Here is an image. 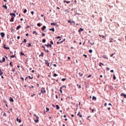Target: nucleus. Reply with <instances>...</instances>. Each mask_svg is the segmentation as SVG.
I'll use <instances>...</instances> for the list:
<instances>
[{
  "label": "nucleus",
  "mask_w": 126,
  "mask_h": 126,
  "mask_svg": "<svg viewBox=\"0 0 126 126\" xmlns=\"http://www.w3.org/2000/svg\"><path fill=\"white\" fill-rule=\"evenodd\" d=\"M84 30L82 28H80L79 31L78 32H79L80 33V32H82V31H83Z\"/></svg>",
  "instance_id": "10"
},
{
  "label": "nucleus",
  "mask_w": 126,
  "mask_h": 126,
  "mask_svg": "<svg viewBox=\"0 0 126 126\" xmlns=\"http://www.w3.org/2000/svg\"><path fill=\"white\" fill-rule=\"evenodd\" d=\"M35 94H32V95H31V96H32V97H34V96H35Z\"/></svg>",
  "instance_id": "42"
},
{
  "label": "nucleus",
  "mask_w": 126,
  "mask_h": 126,
  "mask_svg": "<svg viewBox=\"0 0 126 126\" xmlns=\"http://www.w3.org/2000/svg\"><path fill=\"white\" fill-rule=\"evenodd\" d=\"M42 47L44 48V51H46L45 47L44 46V45H42Z\"/></svg>",
  "instance_id": "46"
},
{
  "label": "nucleus",
  "mask_w": 126,
  "mask_h": 126,
  "mask_svg": "<svg viewBox=\"0 0 126 126\" xmlns=\"http://www.w3.org/2000/svg\"><path fill=\"white\" fill-rule=\"evenodd\" d=\"M28 45H29V46L28 47H32V45H31V43H29L28 44Z\"/></svg>",
  "instance_id": "50"
},
{
  "label": "nucleus",
  "mask_w": 126,
  "mask_h": 126,
  "mask_svg": "<svg viewBox=\"0 0 126 126\" xmlns=\"http://www.w3.org/2000/svg\"><path fill=\"white\" fill-rule=\"evenodd\" d=\"M99 65V66H102V65H104V64L103 63H100Z\"/></svg>",
  "instance_id": "26"
},
{
  "label": "nucleus",
  "mask_w": 126,
  "mask_h": 126,
  "mask_svg": "<svg viewBox=\"0 0 126 126\" xmlns=\"http://www.w3.org/2000/svg\"><path fill=\"white\" fill-rule=\"evenodd\" d=\"M32 33L33 34H35V35H38V33H37V32H36V31H33L32 32Z\"/></svg>",
  "instance_id": "18"
},
{
  "label": "nucleus",
  "mask_w": 126,
  "mask_h": 126,
  "mask_svg": "<svg viewBox=\"0 0 126 126\" xmlns=\"http://www.w3.org/2000/svg\"><path fill=\"white\" fill-rule=\"evenodd\" d=\"M50 31H53V32H55V29L54 28L50 29Z\"/></svg>",
  "instance_id": "22"
},
{
  "label": "nucleus",
  "mask_w": 126,
  "mask_h": 126,
  "mask_svg": "<svg viewBox=\"0 0 126 126\" xmlns=\"http://www.w3.org/2000/svg\"><path fill=\"white\" fill-rule=\"evenodd\" d=\"M28 77H29V78H30V79H33V77H31V76H29Z\"/></svg>",
  "instance_id": "39"
},
{
  "label": "nucleus",
  "mask_w": 126,
  "mask_h": 126,
  "mask_svg": "<svg viewBox=\"0 0 126 126\" xmlns=\"http://www.w3.org/2000/svg\"><path fill=\"white\" fill-rule=\"evenodd\" d=\"M40 91V93L39 94V95L40 96H41V94H45L46 93V89H45V88H41Z\"/></svg>",
  "instance_id": "2"
},
{
  "label": "nucleus",
  "mask_w": 126,
  "mask_h": 126,
  "mask_svg": "<svg viewBox=\"0 0 126 126\" xmlns=\"http://www.w3.org/2000/svg\"><path fill=\"white\" fill-rule=\"evenodd\" d=\"M89 53H92V52H93V51L92 49H91L89 51Z\"/></svg>",
  "instance_id": "44"
},
{
  "label": "nucleus",
  "mask_w": 126,
  "mask_h": 126,
  "mask_svg": "<svg viewBox=\"0 0 126 126\" xmlns=\"http://www.w3.org/2000/svg\"><path fill=\"white\" fill-rule=\"evenodd\" d=\"M106 106H107V103H105L104 104V106L106 107Z\"/></svg>",
  "instance_id": "63"
},
{
  "label": "nucleus",
  "mask_w": 126,
  "mask_h": 126,
  "mask_svg": "<svg viewBox=\"0 0 126 126\" xmlns=\"http://www.w3.org/2000/svg\"><path fill=\"white\" fill-rule=\"evenodd\" d=\"M41 57H44V53L41 52V55H39V57H41Z\"/></svg>",
  "instance_id": "23"
},
{
  "label": "nucleus",
  "mask_w": 126,
  "mask_h": 126,
  "mask_svg": "<svg viewBox=\"0 0 126 126\" xmlns=\"http://www.w3.org/2000/svg\"><path fill=\"white\" fill-rule=\"evenodd\" d=\"M55 96H56V99H58V98H59V97H58V95L56 94V95H55Z\"/></svg>",
  "instance_id": "59"
},
{
  "label": "nucleus",
  "mask_w": 126,
  "mask_h": 126,
  "mask_svg": "<svg viewBox=\"0 0 126 126\" xmlns=\"http://www.w3.org/2000/svg\"><path fill=\"white\" fill-rule=\"evenodd\" d=\"M23 42L26 43V42H27V40H26V39H24Z\"/></svg>",
  "instance_id": "45"
},
{
  "label": "nucleus",
  "mask_w": 126,
  "mask_h": 126,
  "mask_svg": "<svg viewBox=\"0 0 126 126\" xmlns=\"http://www.w3.org/2000/svg\"><path fill=\"white\" fill-rule=\"evenodd\" d=\"M51 25L52 26L54 25L55 26V25H56V24H55V23H51Z\"/></svg>",
  "instance_id": "36"
},
{
  "label": "nucleus",
  "mask_w": 126,
  "mask_h": 126,
  "mask_svg": "<svg viewBox=\"0 0 126 126\" xmlns=\"http://www.w3.org/2000/svg\"><path fill=\"white\" fill-rule=\"evenodd\" d=\"M121 96H123L124 97V98H126V94H125V93H121Z\"/></svg>",
  "instance_id": "6"
},
{
  "label": "nucleus",
  "mask_w": 126,
  "mask_h": 126,
  "mask_svg": "<svg viewBox=\"0 0 126 126\" xmlns=\"http://www.w3.org/2000/svg\"><path fill=\"white\" fill-rule=\"evenodd\" d=\"M27 12V9H25L24 10V13H26Z\"/></svg>",
  "instance_id": "34"
},
{
  "label": "nucleus",
  "mask_w": 126,
  "mask_h": 126,
  "mask_svg": "<svg viewBox=\"0 0 126 126\" xmlns=\"http://www.w3.org/2000/svg\"><path fill=\"white\" fill-rule=\"evenodd\" d=\"M62 81H65V78H63L62 79Z\"/></svg>",
  "instance_id": "47"
},
{
  "label": "nucleus",
  "mask_w": 126,
  "mask_h": 126,
  "mask_svg": "<svg viewBox=\"0 0 126 126\" xmlns=\"http://www.w3.org/2000/svg\"><path fill=\"white\" fill-rule=\"evenodd\" d=\"M3 48L5 50H9V47H6V45H5V44H3Z\"/></svg>",
  "instance_id": "5"
},
{
  "label": "nucleus",
  "mask_w": 126,
  "mask_h": 126,
  "mask_svg": "<svg viewBox=\"0 0 126 126\" xmlns=\"http://www.w3.org/2000/svg\"><path fill=\"white\" fill-rule=\"evenodd\" d=\"M10 58H14V57H15V55H12V56H10Z\"/></svg>",
  "instance_id": "43"
},
{
  "label": "nucleus",
  "mask_w": 126,
  "mask_h": 126,
  "mask_svg": "<svg viewBox=\"0 0 126 126\" xmlns=\"http://www.w3.org/2000/svg\"><path fill=\"white\" fill-rule=\"evenodd\" d=\"M50 111V109L48 107H46V112H49Z\"/></svg>",
  "instance_id": "35"
},
{
  "label": "nucleus",
  "mask_w": 126,
  "mask_h": 126,
  "mask_svg": "<svg viewBox=\"0 0 126 126\" xmlns=\"http://www.w3.org/2000/svg\"><path fill=\"white\" fill-rule=\"evenodd\" d=\"M3 73H2L1 69H0V75H2Z\"/></svg>",
  "instance_id": "24"
},
{
  "label": "nucleus",
  "mask_w": 126,
  "mask_h": 126,
  "mask_svg": "<svg viewBox=\"0 0 126 126\" xmlns=\"http://www.w3.org/2000/svg\"><path fill=\"white\" fill-rule=\"evenodd\" d=\"M21 79H22L23 81H24V78L23 77H21Z\"/></svg>",
  "instance_id": "57"
},
{
  "label": "nucleus",
  "mask_w": 126,
  "mask_h": 126,
  "mask_svg": "<svg viewBox=\"0 0 126 126\" xmlns=\"http://www.w3.org/2000/svg\"><path fill=\"white\" fill-rule=\"evenodd\" d=\"M60 91L61 93H63V91L62 90H60Z\"/></svg>",
  "instance_id": "62"
},
{
  "label": "nucleus",
  "mask_w": 126,
  "mask_h": 126,
  "mask_svg": "<svg viewBox=\"0 0 126 126\" xmlns=\"http://www.w3.org/2000/svg\"><path fill=\"white\" fill-rule=\"evenodd\" d=\"M83 56L84 57H85L86 58H87V55H85V54H84L83 55Z\"/></svg>",
  "instance_id": "55"
},
{
  "label": "nucleus",
  "mask_w": 126,
  "mask_h": 126,
  "mask_svg": "<svg viewBox=\"0 0 126 126\" xmlns=\"http://www.w3.org/2000/svg\"><path fill=\"white\" fill-rule=\"evenodd\" d=\"M53 65H54V66L55 67H56V66H57V64H54Z\"/></svg>",
  "instance_id": "61"
},
{
  "label": "nucleus",
  "mask_w": 126,
  "mask_h": 126,
  "mask_svg": "<svg viewBox=\"0 0 126 126\" xmlns=\"http://www.w3.org/2000/svg\"><path fill=\"white\" fill-rule=\"evenodd\" d=\"M3 7H4V8H5V9H7V6H6V4L3 5Z\"/></svg>",
  "instance_id": "19"
},
{
  "label": "nucleus",
  "mask_w": 126,
  "mask_h": 126,
  "mask_svg": "<svg viewBox=\"0 0 126 126\" xmlns=\"http://www.w3.org/2000/svg\"><path fill=\"white\" fill-rule=\"evenodd\" d=\"M93 100H97V97L94 96H93Z\"/></svg>",
  "instance_id": "21"
},
{
  "label": "nucleus",
  "mask_w": 126,
  "mask_h": 126,
  "mask_svg": "<svg viewBox=\"0 0 126 126\" xmlns=\"http://www.w3.org/2000/svg\"><path fill=\"white\" fill-rule=\"evenodd\" d=\"M2 61L3 62V63L4 62H5V58L4 57H3V58H2Z\"/></svg>",
  "instance_id": "27"
},
{
  "label": "nucleus",
  "mask_w": 126,
  "mask_h": 126,
  "mask_svg": "<svg viewBox=\"0 0 126 126\" xmlns=\"http://www.w3.org/2000/svg\"><path fill=\"white\" fill-rule=\"evenodd\" d=\"M9 64L12 67H13V65H12V62H10Z\"/></svg>",
  "instance_id": "25"
},
{
  "label": "nucleus",
  "mask_w": 126,
  "mask_h": 126,
  "mask_svg": "<svg viewBox=\"0 0 126 126\" xmlns=\"http://www.w3.org/2000/svg\"><path fill=\"white\" fill-rule=\"evenodd\" d=\"M68 23H72V22L69 20L68 21Z\"/></svg>",
  "instance_id": "58"
},
{
  "label": "nucleus",
  "mask_w": 126,
  "mask_h": 126,
  "mask_svg": "<svg viewBox=\"0 0 126 126\" xmlns=\"http://www.w3.org/2000/svg\"><path fill=\"white\" fill-rule=\"evenodd\" d=\"M110 72H112V73L114 72V70H111Z\"/></svg>",
  "instance_id": "60"
},
{
  "label": "nucleus",
  "mask_w": 126,
  "mask_h": 126,
  "mask_svg": "<svg viewBox=\"0 0 126 126\" xmlns=\"http://www.w3.org/2000/svg\"><path fill=\"white\" fill-rule=\"evenodd\" d=\"M42 35L43 36V37H45V33H42Z\"/></svg>",
  "instance_id": "56"
},
{
  "label": "nucleus",
  "mask_w": 126,
  "mask_h": 126,
  "mask_svg": "<svg viewBox=\"0 0 126 126\" xmlns=\"http://www.w3.org/2000/svg\"><path fill=\"white\" fill-rule=\"evenodd\" d=\"M62 37H63V35H62L61 37L60 36H58L57 37H56V39H60L61 38H62Z\"/></svg>",
  "instance_id": "20"
},
{
  "label": "nucleus",
  "mask_w": 126,
  "mask_h": 126,
  "mask_svg": "<svg viewBox=\"0 0 126 126\" xmlns=\"http://www.w3.org/2000/svg\"><path fill=\"white\" fill-rule=\"evenodd\" d=\"M3 117H6V113H5V112L3 113Z\"/></svg>",
  "instance_id": "31"
},
{
  "label": "nucleus",
  "mask_w": 126,
  "mask_h": 126,
  "mask_svg": "<svg viewBox=\"0 0 126 126\" xmlns=\"http://www.w3.org/2000/svg\"><path fill=\"white\" fill-rule=\"evenodd\" d=\"M34 116H35L36 118V119H34L35 123H39V117H38L36 114H34Z\"/></svg>",
  "instance_id": "3"
},
{
  "label": "nucleus",
  "mask_w": 126,
  "mask_h": 126,
  "mask_svg": "<svg viewBox=\"0 0 126 126\" xmlns=\"http://www.w3.org/2000/svg\"><path fill=\"white\" fill-rule=\"evenodd\" d=\"M9 101H10V102H12V103H13V102H14L13 98H12V97H10Z\"/></svg>",
  "instance_id": "9"
},
{
  "label": "nucleus",
  "mask_w": 126,
  "mask_h": 126,
  "mask_svg": "<svg viewBox=\"0 0 126 126\" xmlns=\"http://www.w3.org/2000/svg\"><path fill=\"white\" fill-rule=\"evenodd\" d=\"M78 88L80 89L81 88V86L80 85L79 86Z\"/></svg>",
  "instance_id": "64"
},
{
  "label": "nucleus",
  "mask_w": 126,
  "mask_h": 126,
  "mask_svg": "<svg viewBox=\"0 0 126 126\" xmlns=\"http://www.w3.org/2000/svg\"><path fill=\"white\" fill-rule=\"evenodd\" d=\"M106 70H107V71H108L110 70V68L107 67Z\"/></svg>",
  "instance_id": "48"
},
{
  "label": "nucleus",
  "mask_w": 126,
  "mask_h": 126,
  "mask_svg": "<svg viewBox=\"0 0 126 126\" xmlns=\"http://www.w3.org/2000/svg\"><path fill=\"white\" fill-rule=\"evenodd\" d=\"M116 76H115V75H113V79L114 80H116Z\"/></svg>",
  "instance_id": "38"
},
{
  "label": "nucleus",
  "mask_w": 126,
  "mask_h": 126,
  "mask_svg": "<svg viewBox=\"0 0 126 126\" xmlns=\"http://www.w3.org/2000/svg\"><path fill=\"white\" fill-rule=\"evenodd\" d=\"M53 76H54L55 77H56V76H58V74L55 73V74H54Z\"/></svg>",
  "instance_id": "40"
},
{
  "label": "nucleus",
  "mask_w": 126,
  "mask_h": 126,
  "mask_svg": "<svg viewBox=\"0 0 126 126\" xmlns=\"http://www.w3.org/2000/svg\"><path fill=\"white\" fill-rule=\"evenodd\" d=\"M49 47L52 48V44L48 43Z\"/></svg>",
  "instance_id": "41"
},
{
  "label": "nucleus",
  "mask_w": 126,
  "mask_h": 126,
  "mask_svg": "<svg viewBox=\"0 0 126 126\" xmlns=\"http://www.w3.org/2000/svg\"><path fill=\"white\" fill-rule=\"evenodd\" d=\"M56 107L57 110H59L60 109V106H59V105H56Z\"/></svg>",
  "instance_id": "14"
},
{
  "label": "nucleus",
  "mask_w": 126,
  "mask_h": 126,
  "mask_svg": "<svg viewBox=\"0 0 126 126\" xmlns=\"http://www.w3.org/2000/svg\"><path fill=\"white\" fill-rule=\"evenodd\" d=\"M16 121H17V122H18V123H21V120L18 119V118L16 119Z\"/></svg>",
  "instance_id": "12"
},
{
  "label": "nucleus",
  "mask_w": 126,
  "mask_h": 126,
  "mask_svg": "<svg viewBox=\"0 0 126 126\" xmlns=\"http://www.w3.org/2000/svg\"><path fill=\"white\" fill-rule=\"evenodd\" d=\"M77 116L79 117V118H82V115L80 114V112H79L77 114Z\"/></svg>",
  "instance_id": "8"
},
{
  "label": "nucleus",
  "mask_w": 126,
  "mask_h": 126,
  "mask_svg": "<svg viewBox=\"0 0 126 126\" xmlns=\"http://www.w3.org/2000/svg\"><path fill=\"white\" fill-rule=\"evenodd\" d=\"M63 42V41H60V42H59V41H57V44H62V43Z\"/></svg>",
  "instance_id": "17"
},
{
  "label": "nucleus",
  "mask_w": 126,
  "mask_h": 126,
  "mask_svg": "<svg viewBox=\"0 0 126 126\" xmlns=\"http://www.w3.org/2000/svg\"><path fill=\"white\" fill-rule=\"evenodd\" d=\"M50 43L51 45H54V42H53V41H51Z\"/></svg>",
  "instance_id": "51"
},
{
  "label": "nucleus",
  "mask_w": 126,
  "mask_h": 126,
  "mask_svg": "<svg viewBox=\"0 0 126 126\" xmlns=\"http://www.w3.org/2000/svg\"><path fill=\"white\" fill-rule=\"evenodd\" d=\"M79 75H80V76H81V77H82V76H83V73L79 72Z\"/></svg>",
  "instance_id": "11"
},
{
  "label": "nucleus",
  "mask_w": 126,
  "mask_h": 126,
  "mask_svg": "<svg viewBox=\"0 0 126 126\" xmlns=\"http://www.w3.org/2000/svg\"><path fill=\"white\" fill-rule=\"evenodd\" d=\"M20 55H21V56H25V55L24 54V53L22 52H21L20 53Z\"/></svg>",
  "instance_id": "28"
},
{
  "label": "nucleus",
  "mask_w": 126,
  "mask_h": 126,
  "mask_svg": "<svg viewBox=\"0 0 126 126\" xmlns=\"http://www.w3.org/2000/svg\"><path fill=\"white\" fill-rule=\"evenodd\" d=\"M42 43H46V39H42Z\"/></svg>",
  "instance_id": "32"
},
{
  "label": "nucleus",
  "mask_w": 126,
  "mask_h": 126,
  "mask_svg": "<svg viewBox=\"0 0 126 126\" xmlns=\"http://www.w3.org/2000/svg\"><path fill=\"white\" fill-rule=\"evenodd\" d=\"M99 37H101V38H104V37H105V36H104V35H100V34H99Z\"/></svg>",
  "instance_id": "29"
},
{
  "label": "nucleus",
  "mask_w": 126,
  "mask_h": 126,
  "mask_svg": "<svg viewBox=\"0 0 126 126\" xmlns=\"http://www.w3.org/2000/svg\"><path fill=\"white\" fill-rule=\"evenodd\" d=\"M45 46L49 48V44H45Z\"/></svg>",
  "instance_id": "52"
},
{
  "label": "nucleus",
  "mask_w": 126,
  "mask_h": 126,
  "mask_svg": "<svg viewBox=\"0 0 126 126\" xmlns=\"http://www.w3.org/2000/svg\"><path fill=\"white\" fill-rule=\"evenodd\" d=\"M90 44H91V45H94V41H92V42H90Z\"/></svg>",
  "instance_id": "37"
},
{
  "label": "nucleus",
  "mask_w": 126,
  "mask_h": 126,
  "mask_svg": "<svg viewBox=\"0 0 126 126\" xmlns=\"http://www.w3.org/2000/svg\"><path fill=\"white\" fill-rule=\"evenodd\" d=\"M10 15L11 16V19L10 20V22H13V20H14V17H15L16 15L13 13H10Z\"/></svg>",
  "instance_id": "1"
},
{
  "label": "nucleus",
  "mask_w": 126,
  "mask_h": 126,
  "mask_svg": "<svg viewBox=\"0 0 126 126\" xmlns=\"http://www.w3.org/2000/svg\"><path fill=\"white\" fill-rule=\"evenodd\" d=\"M103 58H104V59H106L107 60H108V57H107L106 56V55H104V56H103Z\"/></svg>",
  "instance_id": "30"
},
{
  "label": "nucleus",
  "mask_w": 126,
  "mask_h": 126,
  "mask_svg": "<svg viewBox=\"0 0 126 126\" xmlns=\"http://www.w3.org/2000/svg\"><path fill=\"white\" fill-rule=\"evenodd\" d=\"M45 29H46V26H43L42 28L41 29V30H42V31H44V30H45Z\"/></svg>",
  "instance_id": "13"
},
{
  "label": "nucleus",
  "mask_w": 126,
  "mask_h": 126,
  "mask_svg": "<svg viewBox=\"0 0 126 126\" xmlns=\"http://www.w3.org/2000/svg\"><path fill=\"white\" fill-rule=\"evenodd\" d=\"M0 35H1V37H2V38H3V37H4V35H5L4 32H1Z\"/></svg>",
  "instance_id": "7"
},
{
  "label": "nucleus",
  "mask_w": 126,
  "mask_h": 126,
  "mask_svg": "<svg viewBox=\"0 0 126 126\" xmlns=\"http://www.w3.org/2000/svg\"><path fill=\"white\" fill-rule=\"evenodd\" d=\"M45 61V63L46 65L48 66H50V63H49V62H48L47 60H44Z\"/></svg>",
  "instance_id": "4"
},
{
  "label": "nucleus",
  "mask_w": 126,
  "mask_h": 126,
  "mask_svg": "<svg viewBox=\"0 0 126 126\" xmlns=\"http://www.w3.org/2000/svg\"><path fill=\"white\" fill-rule=\"evenodd\" d=\"M115 53H112L110 57H113V56H114V55H115Z\"/></svg>",
  "instance_id": "49"
},
{
  "label": "nucleus",
  "mask_w": 126,
  "mask_h": 126,
  "mask_svg": "<svg viewBox=\"0 0 126 126\" xmlns=\"http://www.w3.org/2000/svg\"><path fill=\"white\" fill-rule=\"evenodd\" d=\"M37 26H38V27H41V24L37 23Z\"/></svg>",
  "instance_id": "33"
},
{
  "label": "nucleus",
  "mask_w": 126,
  "mask_h": 126,
  "mask_svg": "<svg viewBox=\"0 0 126 126\" xmlns=\"http://www.w3.org/2000/svg\"><path fill=\"white\" fill-rule=\"evenodd\" d=\"M20 28H21V26L19 25V26L17 27L16 30H18V29H20Z\"/></svg>",
  "instance_id": "16"
},
{
  "label": "nucleus",
  "mask_w": 126,
  "mask_h": 126,
  "mask_svg": "<svg viewBox=\"0 0 126 126\" xmlns=\"http://www.w3.org/2000/svg\"><path fill=\"white\" fill-rule=\"evenodd\" d=\"M63 2H66V3H70V1H66V0H64L63 1Z\"/></svg>",
  "instance_id": "15"
},
{
  "label": "nucleus",
  "mask_w": 126,
  "mask_h": 126,
  "mask_svg": "<svg viewBox=\"0 0 126 126\" xmlns=\"http://www.w3.org/2000/svg\"><path fill=\"white\" fill-rule=\"evenodd\" d=\"M17 39H18V40H19L20 39V36H17Z\"/></svg>",
  "instance_id": "54"
},
{
  "label": "nucleus",
  "mask_w": 126,
  "mask_h": 126,
  "mask_svg": "<svg viewBox=\"0 0 126 126\" xmlns=\"http://www.w3.org/2000/svg\"><path fill=\"white\" fill-rule=\"evenodd\" d=\"M31 14H32V15H33V14H34V11H32V12H31Z\"/></svg>",
  "instance_id": "53"
}]
</instances>
